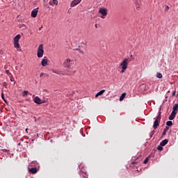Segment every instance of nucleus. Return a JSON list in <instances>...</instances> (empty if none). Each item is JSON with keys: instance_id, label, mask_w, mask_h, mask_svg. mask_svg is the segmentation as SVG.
Returning <instances> with one entry per match:
<instances>
[{"instance_id": "obj_35", "label": "nucleus", "mask_w": 178, "mask_h": 178, "mask_svg": "<svg viewBox=\"0 0 178 178\" xmlns=\"http://www.w3.org/2000/svg\"><path fill=\"white\" fill-rule=\"evenodd\" d=\"M42 76H44V73H41L40 75V77H42Z\"/></svg>"}, {"instance_id": "obj_23", "label": "nucleus", "mask_w": 178, "mask_h": 178, "mask_svg": "<svg viewBox=\"0 0 178 178\" xmlns=\"http://www.w3.org/2000/svg\"><path fill=\"white\" fill-rule=\"evenodd\" d=\"M157 149L159 150V151H163V146H162V145H159L158 147H157Z\"/></svg>"}, {"instance_id": "obj_14", "label": "nucleus", "mask_w": 178, "mask_h": 178, "mask_svg": "<svg viewBox=\"0 0 178 178\" xmlns=\"http://www.w3.org/2000/svg\"><path fill=\"white\" fill-rule=\"evenodd\" d=\"M140 5H141V1L137 0L136 1V6L137 10H138L140 9Z\"/></svg>"}, {"instance_id": "obj_5", "label": "nucleus", "mask_w": 178, "mask_h": 178, "mask_svg": "<svg viewBox=\"0 0 178 178\" xmlns=\"http://www.w3.org/2000/svg\"><path fill=\"white\" fill-rule=\"evenodd\" d=\"M161 122V113L157 115L156 120L154 122L153 127L154 129H158V126H159V123Z\"/></svg>"}, {"instance_id": "obj_38", "label": "nucleus", "mask_w": 178, "mask_h": 178, "mask_svg": "<svg viewBox=\"0 0 178 178\" xmlns=\"http://www.w3.org/2000/svg\"><path fill=\"white\" fill-rule=\"evenodd\" d=\"M28 130H29V128H26V133H27Z\"/></svg>"}, {"instance_id": "obj_10", "label": "nucleus", "mask_w": 178, "mask_h": 178, "mask_svg": "<svg viewBox=\"0 0 178 178\" xmlns=\"http://www.w3.org/2000/svg\"><path fill=\"white\" fill-rule=\"evenodd\" d=\"M80 176L81 178H88V175H87V172L86 170H81Z\"/></svg>"}, {"instance_id": "obj_30", "label": "nucleus", "mask_w": 178, "mask_h": 178, "mask_svg": "<svg viewBox=\"0 0 178 178\" xmlns=\"http://www.w3.org/2000/svg\"><path fill=\"white\" fill-rule=\"evenodd\" d=\"M23 27L26 28V24H22L19 26V29H23Z\"/></svg>"}, {"instance_id": "obj_20", "label": "nucleus", "mask_w": 178, "mask_h": 178, "mask_svg": "<svg viewBox=\"0 0 178 178\" xmlns=\"http://www.w3.org/2000/svg\"><path fill=\"white\" fill-rule=\"evenodd\" d=\"M125 97H126V92H124L120 97V101H123V99H124Z\"/></svg>"}, {"instance_id": "obj_43", "label": "nucleus", "mask_w": 178, "mask_h": 178, "mask_svg": "<svg viewBox=\"0 0 178 178\" xmlns=\"http://www.w3.org/2000/svg\"><path fill=\"white\" fill-rule=\"evenodd\" d=\"M79 169H81V165L79 166Z\"/></svg>"}, {"instance_id": "obj_16", "label": "nucleus", "mask_w": 178, "mask_h": 178, "mask_svg": "<svg viewBox=\"0 0 178 178\" xmlns=\"http://www.w3.org/2000/svg\"><path fill=\"white\" fill-rule=\"evenodd\" d=\"M105 90H102L101 91H99V92H97L95 95V98H97V97H99V95H102V94H104V92H105Z\"/></svg>"}, {"instance_id": "obj_33", "label": "nucleus", "mask_w": 178, "mask_h": 178, "mask_svg": "<svg viewBox=\"0 0 178 178\" xmlns=\"http://www.w3.org/2000/svg\"><path fill=\"white\" fill-rule=\"evenodd\" d=\"M175 95H176V90H175L172 93V97H175Z\"/></svg>"}, {"instance_id": "obj_31", "label": "nucleus", "mask_w": 178, "mask_h": 178, "mask_svg": "<svg viewBox=\"0 0 178 178\" xmlns=\"http://www.w3.org/2000/svg\"><path fill=\"white\" fill-rule=\"evenodd\" d=\"M169 10V6H166L165 8V12H168Z\"/></svg>"}, {"instance_id": "obj_11", "label": "nucleus", "mask_w": 178, "mask_h": 178, "mask_svg": "<svg viewBox=\"0 0 178 178\" xmlns=\"http://www.w3.org/2000/svg\"><path fill=\"white\" fill-rule=\"evenodd\" d=\"M41 65L43 67H45L47 65H48V59H47V56H44V58L42 60Z\"/></svg>"}, {"instance_id": "obj_13", "label": "nucleus", "mask_w": 178, "mask_h": 178, "mask_svg": "<svg viewBox=\"0 0 178 178\" xmlns=\"http://www.w3.org/2000/svg\"><path fill=\"white\" fill-rule=\"evenodd\" d=\"M21 38H22V35H20V34L17 35L14 38V42H19V40H20Z\"/></svg>"}, {"instance_id": "obj_21", "label": "nucleus", "mask_w": 178, "mask_h": 178, "mask_svg": "<svg viewBox=\"0 0 178 178\" xmlns=\"http://www.w3.org/2000/svg\"><path fill=\"white\" fill-rule=\"evenodd\" d=\"M15 48H20V44H19V42H14Z\"/></svg>"}, {"instance_id": "obj_17", "label": "nucleus", "mask_w": 178, "mask_h": 178, "mask_svg": "<svg viewBox=\"0 0 178 178\" xmlns=\"http://www.w3.org/2000/svg\"><path fill=\"white\" fill-rule=\"evenodd\" d=\"M74 51H78L79 54H81V55H86V52H84V51L81 50V49H74Z\"/></svg>"}, {"instance_id": "obj_25", "label": "nucleus", "mask_w": 178, "mask_h": 178, "mask_svg": "<svg viewBox=\"0 0 178 178\" xmlns=\"http://www.w3.org/2000/svg\"><path fill=\"white\" fill-rule=\"evenodd\" d=\"M168 130H169V127H166V128L164 129L163 131V136H165V134H166V131H168Z\"/></svg>"}, {"instance_id": "obj_15", "label": "nucleus", "mask_w": 178, "mask_h": 178, "mask_svg": "<svg viewBox=\"0 0 178 178\" xmlns=\"http://www.w3.org/2000/svg\"><path fill=\"white\" fill-rule=\"evenodd\" d=\"M168 139H165L162 142L160 143V145L165 147V145H166V144H168Z\"/></svg>"}, {"instance_id": "obj_6", "label": "nucleus", "mask_w": 178, "mask_h": 178, "mask_svg": "<svg viewBox=\"0 0 178 178\" xmlns=\"http://www.w3.org/2000/svg\"><path fill=\"white\" fill-rule=\"evenodd\" d=\"M80 2H81V0H73L70 3V7L74 8V6H77Z\"/></svg>"}, {"instance_id": "obj_22", "label": "nucleus", "mask_w": 178, "mask_h": 178, "mask_svg": "<svg viewBox=\"0 0 178 178\" xmlns=\"http://www.w3.org/2000/svg\"><path fill=\"white\" fill-rule=\"evenodd\" d=\"M1 98L4 101L5 104H8V101L5 99V95H3V92L1 93Z\"/></svg>"}, {"instance_id": "obj_1", "label": "nucleus", "mask_w": 178, "mask_h": 178, "mask_svg": "<svg viewBox=\"0 0 178 178\" xmlns=\"http://www.w3.org/2000/svg\"><path fill=\"white\" fill-rule=\"evenodd\" d=\"M131 62V60H129V58H124L122 62L120 63L121 66V73H124L126 72V70L127 69V65H129V63Z\"/></svg>"}, {"instance_id": "obj_40", "label": "nucleus", "mask_w": 178, "mask_h": 178, "mask_svg": "<svg viewBox=\"0 0 178 178\" xmlns=\"http://www.w3.org/2000/svg\"><path fill=\"white\" fill-rule=\"evenodd\" d=\"M131 58H133V54H131Z\"/></svg>"}, {"instance_id": "obj_29", "label": "nucleus", "mask_w": 178, "mask_h": 178, "mask_svg": "<svg viewBox=\"0 0 178 178\" xmlns=\"http://www.w3.org/2000/svg\"><path fill=\"white\" fill-rule=\"evenodd\" d=\"M58 0H53V5H58Z\"/></svg>"}, {"instance_id": "obj_9", "label": "nucleus", "mask_w": 178, "mask_h": 178, "mask_svg": "<svg viewBox=\"0 0 178 178\" xmlns=\"http://www.w3.org/2000/svg\"><path fill=\"white\" fill-rule=\"evenodd\" d=\"M29 173H32V175H35V173H37V172H38V170H37L36 167L30 168H29Z\"/></svg>"}, {"instance_id": "obj_26", "label": "nucleus", "mask_w": 178, "mask_h": 178, "mask_svg": "<svg viewBox=\"0 0 178 178\" xmlns=\"http://www.w3.org/2000/svg\"><path fill=\"white\" fill-rule=\"evenodd\" d=\"M29 94V91L24 90L23 92V97H26V95Z\"/></svg>"}, {"instance_id": "obj_4", "label": "nucleus", "mask_w": 178, "mask_h": 178, "mask_svg": "<svg viewBox=\"0 0 178 178\" xmlns=\"http://www.w3.org/2000/svg\"><path fill=\"white\" fill-rule=\"evenodd\" d=\"M74 63V61L73 60H70L69 58H67L64 61V67H66V69H70L72 65Z\"/></svg>"}, {"instance_id": "obj_34", "label": "nucleus", "mask_w": 178, "mask_h": 178, "mask_svg": "<svg viewBox=\"0 0 178 178\" xmlns=\"http://www.w3.org/2000/svg\"><path fill=\"white\" fill-rule=\"evenodd\" d=\"M3 152H8V149H3Z\"/></svg>"}, {"instance_id": "obj_28", "label": "nucleus", "mask_w": 178, "mask_h": 178, "mask_svg": "<svg viewBox=\"0 0 178 178\" xmlns=\"http://www.w3.org/2000/svg\"><path fill=\"white\" fill-rule=\"evenodd\" d=\"M148 161H149V159H148V157H147V158H146V159L144 160L143 163H145V164L148 163Z\"/></svg>"}, {"instance_id": "obj_8", "label": "nucleus", "mask_w": 178, "mask_h": 178, "mask_svg": "<svg viewBox=\"0 0 178 178\" xmlns=\"http://www.w3.org/2000/svg\"><path fill=\"white\" fill-rule=\"evenodd\" d=\"M37 15H38V8L33 9L31 12L32 17H37Z\"/></svg>"}, {"instance_id": "obj_41", "label": "nucleus", "mask_w": 178, "mask_h": 178, "mask_svg": "<svg viewBox=\"0 0 178 178\" xmlns=\"http://www.w3.org/2000/svg\"><path fill=\"white\" fill-rule=\"evenodd\" d=\"M21 67H23V64H21Z\"/></svg>"}, {"instance_id": "obj_7", "label": "nucleus", "mask_w": 178, "mask_h": 178, "mask_svg": "<svg viewBox=\"0 0 178 178\" xmlns=\"http://www.w3.org/2000/svg\"><path fill=\"white\" fill-rule=\"evenodd\" d=\"M33 102H35V104H38V105H40V104H44V101L41 100V99L38 97H35L33 99Z\"/></svg>"}, {"instance_id": "obj_18", "label": "nucleus", "mask_w": 178, "mask_h": 178, "mask_svg": "<svg viewBox=\"0 0 178 178\" xmlns=\"http://www.w3.org/2000/svg\"><path fill=\"white\" fill-rule=\"evenodd\" d=\"M178 111V104H175L172 108V112H177Z\"/></svg>"}, {"instance_id": "obj_19", "label": "nucleus", "mask_w": 178, "mask_h": 178, "mask_svg": "<svg viewBox=\"0 0 178 178\" xmlns=\"http://www.w3.org/2000/svg\"><path fill=\"white\" fill-rule=\"evenodd\" d=\"M53 73H55L56 74H61L62 72H60L59 70H51Z\"/></svg>"}, {"instance_id": "obj_27", "label": "nucleus", "mask_w": 178, "mask_h": 178, "mask_svg": "<svg viewBox=\"0 0 178 178\" xmlns=\"http://www.w3.org/2000/svg\"><path fill=\"white\" fill-rule=\"evenodd\" d=\"M166 124H167L168 126H172L173 122H172V121H168V122H166Z\"/></svg>"}, {"instance_id": "obj_36", "label": "nucleus", "mask_w": 178, "mask_h": 178, "mask_svg": "<svg viewBox=\"0 0 178 178\" xmlns=\"http://www.w3.org/2000/svg\"><path fill=\"white\" fill-rule=\"evenodd\" d=\"M49 5H51V6H53V5H54V4L52 3V2H51V1H49Z\"/></svg>"}, {"instance_id": "obj_37", "label": "nucleus", "mask_w": 178, "mask_h": 178, "mask_svg": "<svg viewBox=\"0 0 178 178\" xmlns=\"http://www.w3.org/2000/svg\"><path fill=\"white\" fill-rule=\"evenodd\" d=\"M33 163H31L29 166H33Z\"/></svg>"}, {"instance_id": "obj_24", "label": "nucleus", "mask_w": 178, "mask_h": 178, "mask_svg": "<svg viewBox=\"0 0 178 178\" xmlns=\"http://www.w3.org/2000/svg\"><path fill=\"white\" fill-rule=\"evenodd\" d=\"M156 77L158 79H162V77H163L162 74H161L160 72H157Z\"/></svg>"}, {"instance_id": "obj_42", "label": "nucleus", "mask_w": 178, "mask_h": 178, "mask_svg": "<svg viewBox=\"0 0 178 178\" xmlns=\"http://www.w3.org/2000/svg\"><path fill=\"white\" fill-rule=\"evenodd\" d=\"M74 73H76V71H74L73 74H74Z\"/></svg>"}, {"instance_id": "obj_39", "label": "nucleus", "mask_w": 178, "mask_h": 178, "mask_svg": "<svg viewBox=\"0 0 178 178\" xmlns=\"http://www.w3.org/2000/svg\"><path fill=\"white\" fill-rule=\"evenodd\" d=\"M6 73H7V74L9 73V70H6Z\"/></svg>"}, {"instance_id": "obj_44", "label": "nucleus", "mask_w": 178, "mask_h": 178, "mask_svg": "<svg viewBox=\"0 0 178 178\" xmlns=\"http://www.w3.org/2000/svg\"><path fill=\"white\" fill-rule=\"evenodd\" d=\"M95 27H97V24H95Z\"/></svg>"}, {"instance_id": "obj_2", "label": "nucleus", "mask_w": 178, "mask_h": 178, "mask_svg": "<svg viewBox=\"0 0 178 178\" xmlns=\"http://www.w3.org/2000/svg\"><path fill=\"white\" fill-rule=\"evenodd\" d=\"M99 13L102 15V16H100L102 19H105V17H106L108 15V10L105 8H99Z\"/></svg>"}, {"instance_id": "obj_3", "label": "nucleus", "mask_w": 178, "mask_h": 178, "mask_svg": "<svg viewBox=\"0 0 178 178\" xmlns=\"http://www.w3.org/2000/svg\"><path fill=\"white\" fill-rule=\"evenodd\" d=\"M38 58H42L44 56V44H41L39 45L38 49Z\"/></svg>"}, {"instance_id": "obj_32", "label": "nucleus", "mask_w": 178, "mask_h": 178, "mask_svg": "<svg viewBox=\"0 0 178 178\" xmlns=\"http://www.w3.org/2000/svg\"><path fill=\"white\" fill-rule=\"evenodd\" d=\"M38 30L39 31H41V30H42V25L40 27H39Z\"/></svg>"}, {"instance_id": "obj_12", "label": "nucleus", "mask_w": 178, "mask_h": 178, "mask_svg": "<svg viewBox=\"0 0 178 178\" xmlns=\"http://www.w3.org/2000/svg\"><path fill=\"white\" fill-rule=\"evenodd\" d=\"M177 114V112L175 111H172L171 114L169 116V120H173V119H175V118H176V115Z\"/></svg>"}]
</instances>
